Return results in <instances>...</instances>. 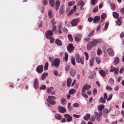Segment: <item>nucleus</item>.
<instances>
[{
  "label": "nucleus",
  "mask_w": 124,
  "mask_h": 124,
  "mask_svg": "<svg viewBox=\"0 0 124 124\" xmlns=\"http://www.w3.org/2000/svg\"><path fill=\"white\" fill-rule=\"evenodd\" d=\"M75 59L77 63H80L81 65H83L84 64V57L81 58L79 54H76Z\"/></svg>",
  "instance_id": "1"
},
{
  "label": "nucleus",
  "mask_w": 124,
  "mask_h": 124,
  "mask_svg": "<svg viewBox=\"0 0 124 124\" xmlns=\"http://www.w3.org/2000/svg\"><path fill=\"white\" fill-rule=\"evenodd\" d=\"M48 99H47V101L50 104L54 105L55 104V101L54 100L56 99V97L53 96H48Z\"/></svg>",
  "instance_id": "2"
},
{
  "label": "nucleus",
  "mask_w": 124,
  "mask_h": 124,
  "mask_svg": "<svg viewBox=\"0 0 124 124\" xmlns=\"http://www.w3.org/2000/svg\"><path fill=\"white\" fill-rule=\"evenodd\" d=\"M60 59L58 58H55L54 60L52 65L53 66H55L56 68H57L59 66L60 63Z\"/></svg>",
  "instance_id": "3"
},
{
  "label": "nucleus",
  "mask_w": 124,
  "mask_h": 124,
  "mask_svg": "<svg viewBox=\"0 0 124 124\" xmlns=\"http://www.w3.org/2000/svg\"><path fill=\"white\" fill-rule=\"evenodd\" d=\"M95 117L96 120L100 122L101 121V112L98 113L97 112H94Z\"/></svg>",
  "instance_id": "4"
},
{
  "label": "nucleus",
  "mask_w": 124,
  "mask_h": 124,
  "mask_svg": "<svg viewBox=\"0 0 124 124\" xmlns=\"http://www.w3.org/2000/svg\"><path fill=\"white\" fill-rule=\"evenodd\" d=\"M79 22V18L75 19H73L71 22L70 24L72 26H77Z\"/></svg>",
  "instance_id": "5"
},
{
  "label": "nucleus",
  "mask_w": 124,
  "mask_h": 124,
  "mask_svg": "<svg viewBox=\"0 0 124 124\" xmlns=\"http://www.w3.org/2000/svg\"><path fill=\"white\" fill-rule=\"evenodd\" d=\"M53 35V33L51 30H48L46 33V37L48 39H51L52 38V36Z\"/></svg>",
  "instance_id": "6"
},
{
  "label": "nucleus",
  "mask_w": 124,
  "mask_h": 124,
  "mask_svg": "<svg viewBox=\"0 0 124 124\" xmlns=\"http://www.w3.org/2000/svg\"><path fill=\"white\" fill-rule=\"evenodd\" d=\"M74 48L75 47L73 46L72 44H69L67 47L68 51L70 53L72 52L74 50Z\"/></svg>",
  "instance_id": "7"
},
{
  "label": "nucleus",
  "mask_w": 124,
  "mask_h": 124,
  "mask_svg": "<svg viewBox=\"0 0 124 124\" xmlns=\"http://www.w3.org/2000/svg\"><path fill=\"white\" fill-rule=\"evenodd\" d=\"M93 46V42L90 41L87 44L86 46L87 49L89 50L92 49Z\"/></svg>",
  "instance_id": "8"
},
{
  "label": "nucleus",
  "mask_w": 124,
  "mask_h": 124,
  "mask_svg": "<svg viewBox=\"0 0 124 124\" xmlns=\"http://www.w3.org/2000/svg\"><path fill=\"white\" fill-rule=\"evenodd\" d=\"M64 117L66 119V121L67 122H69L72 120V118L71 116L69 114H66L64 115Z\"/></svg>",
  "instance_id": "9"
},
{
  "label": "nucleus",
  "mask_w": 124,
  "mask_h": 124,
  "mask_svg": "<svg viewBox=\"0 0 124 124\" xmlns=\"http://www.w3.org/2000/svg\"><path fill=\"white\" fill-rule=\"evenodd\" d=\"M90 88V86L88 84H86L84 85L82 87L81 91L82 93H84L86 90H89Z\"/></svg>",
  "instance_id": "10"
},
{
  "label": "nucleus",
  "mask_w": 124,
  "mask_h": 124,
  "mask_svg": "<svg viewBox=\"0 0 124 124\" xmlns=\"http://www.w3.org/2000/svg\"><path fill=\"white\" fill-rule=\"evenodd\" d=\"M54 88L53 87H51L50 89L49 87H47L46 91L47 92L49 93H51L52 95H54L55 94V91H52Z\"/></svg>",
  "instance_id": "11"
},
{
  "label": "nucleus",
  "mask_w": 124,
  "mask_h": 124,
  "mask_svg": "<svg viewBox=\"0 0 124 124\" xmlns=\"http://www.w3.org/2000/svg\"><path fill=\"white\" fill-rule=\"evenodd\" d=\"M43 66L42 65H39L36 68V71L39 73H41L43 71Z\"/></svg>",
  "instance_id": "12"
},
{
  "label": "nucleus",
  "mask_w": 124,
  "mask_h": 124,
  "mask_svg": "<svg viewBox=\"0 0 124 124\" xmlns=\"http://www.w3.org/2000/svg\"><path fill=\"white\" fill-rule=\"evenodd\" d=\"M64 12V7L63 5H62L60 7L59 10V13L60 15H62Z\"/></svg>",
  "instance_id": "13"
},
{
  "label": "nucleus",
  "mask_w": 124,
  "mask_h": 124,
  "mask_svg": "<svg viewBox=\"0 0 124 124\" xmlns=\"http://www.w3.org/2000/svg\"><path fill=\"white\" fill-rule=\"evenodd\" d=\"M110 110H108L107 108H105L104 109L102 112V115L104 117H107L108 112H109Z\"/></svg>",
  "instance_id": "14"
},
{
  "label": "nucleus",
  "mask_w": 124,
  "mask_h": 124,
  "mask_svg": "<svg viewBox=\"0 0 124 124\" xmlns=\"http://www.w3.org/2000/svg\"><path fill=\"white\" fill-rule=\"evenodd\" d=\"M107 52L109 55L110 56H113L114 54V53L113 50L111 48H109L107 49Z\"/></svg>",
  "instance_id": "15"
},
{
  "label": "nucleus",
  "mask_w": 124,
  "mask_h": 124,
  "mask_svg": "<svg viewBox=\"0 0 124 124\" xmlns=\"http://www.w3.org/2000/svg\"><path fill=\"white\" fill-rule=\"evenodd\" d=\"M100 19V17L96 16L93 18V22L95 23H97L99 22Z\"/></svg>",
  "instance_id": "16"
},
{
  "label": "nucleus",
  "mask_w": 124,
  "mask_h": 124,
  "mask_svg": "<svg viewBox=\"0 0 124 124\" xmlns=\"http://www.w3.org/2000/svg\"><path fill=\"white\" fill-rule=\"evenodd\" d=\"M92 42H93V46H96L98 43H99L101 42V40L99 39H94L93 40Z\"/></svg>",
  "instance_id": "17"
},
{
  "label": "nucleus",
  "mask_w": 124,
  "mask_h": 124,
  "mask_svg": "<svg viewBox=\"0 0 124 124\" xmlns=\"http://www.w3.org/2000/svg\"><path fill=\"white\" fill-rule=\"evenodd\" d=\"M34 86L36 88H37L39 87V82L38 79L37 78L35 79L34 82Z\"/></svg>",
  "instance_id": "18"
},
{
  "label": "nucleus",
  "mask_w": 124,
  "mask_h": 124,
  "mask_svg": "<svg viewBox=\"0 0 124 124\" xmlns=\"http://www.w3.org/2000/svg\"><path fill=\"white\" fill-rule=\"evenodd\" d=\"M48 73L47 72L44 73L42 74L41 75V77L39 79V80L41 81V80H44L46 77L47 76Z\"/></svg>",
  "instance_id": "19"
},
{
  "label": "nucleus",
  "mask_w": 124,
  "mask_h": 124,
  "mask_svg": "<svg viewBox=\"0 0 124 124\" xmlns=\"http://www.w3.org/2000/svg\"><path fill=\"white\" fill-rule=\"evenodd\" d=\"M77 6L80 5L81 6V9H82V8L85 5L84 2L83 1V0H80L78 2Z\"/></svg>",
  "instance_id": "20"
},
{
  "label": "nucleus",
  "mask_w": 124,
  "mask_h": 124,
  "mask_svg": "<svg viewBox=\"0 0 124 124\" xmlns=\"http://www.w3.org/2000/svg\"><path fill=\"white\" fill-rule=\"evenodd\" d=\"M58 108L59 111L61 113H63L66 111V109L60 106H58Z\"/></svg>",
  "instance_id": "21"
},
{
  "label": "nucleus",
  "mask_w": 124,
  "mask_h": 124,
  "mask_svg": "<svg viewBox=\"0 0 124 124\" xmlns=\"http://www.w3.org/2000/svg\"><path fill=\"white\" fill-rule=\"evenodd\" d=\"M60 2L59 0H57L56 1L55 3V7L56 10H57L60 6Z\"/></svg>",
  "instance_id": "22"
},
{
  "label": "nucleus",
  "mask_w": 124,
  "mask_h": 124,
  "mask_svg": "<svg viewBox=\"0 0 124 124\" xmlns=\"http://www.w3.org/2000/svg\"><path fill=\"white\" fill-rule=\"evenodd\" d=\"M119 59L118 57H116L114 61V64L115 65H117L119 63Z\"/></svg>",
  "instance_id": "23"
},
{
  "label": "nucleus",
  "mask_w": 124,
  "mask_h": 124,
  "mask_svg": "<svg viewBox=\"0 0 124 124\" xmlns=\"http://www.w3.org/2000/svg\"><path fill=\"white\" fill-rule=\"evenodd\" d=\"M56 44L59 46H61L62 45V43L61 41L58 39H57L55 41Z\"/></svg>",
  "instance_id": "24"
},
{
  "label": "nucleus",
  "mask_w": 124,
  "mask_h": 124,
  "mask_svg": "<svg viewBox=\"0 0 124 124\" xmlns=\"http://www.w3.org/2000/svg\"><path fill=\"white\" fill-rule=\"evenodd\" d=\"M76 72V70H75L72 68L70 70V73L71 76L74 77L75 74Z\"/></svg>",
  "instance_id": "25"
},
{
  "label": "nucleus",
  "mask_w": 124,
  "mask_h": 124,
  "mask_svg": "<svg viewBox=\"0 0 124 124\" xmlns=\"http://www.w3.org/2000/svg\"><path fill=\"white\" fill-rule=\"evenodd\" d=\"M76 7L75 5H74L73 7V8L69 12V13L68 14V15L69 16L73 12H75L76 11Z\"/></svg>",
  "instance_id": "26"
},
{
  "label": "nucleus",
  "mask_w": 124,
  "mask_h": 124,
  "mask_svg": "<svg viewBox=\"0 0 124 124\" xmlns=\"http://www.w3.org/2000/svg\"><path fill=\"white\" fill-rule=\"evenodd\" d=\"M90 116V114L87 113L85 116L83 118L85 120L87 121L89 119Z\"/></svg>",
  "instance_id": "27"
},
{
  "label": "nucleus",
  "mask_w": 124,
  "mask_h": 124,
  "mask_svg": "<svg viewBox=\"0 0 124 124\" xmlns=\"http://www.w3.org/2000/svg\"><path fill=\"white\" fill-rule=\"evenodd\" d=\"M114 81L112 78H110L108 81V83L111 86L113 85L114 84Z\"/></svg>",
  "instance_id": "28"
},
{
  "label": "nucleus",
  "mask_w": 124,
  "mask_h": 124,
  "mask_svg": "<svg viewBox=\"0 0 124 124\" xmlns=\"http://www.w3.org/2000/svg\"><path fill=\"white\" fill-rule=\"evenodd\" d=\"M55 118L58 120H60L62 118V116L59 114H56L55 115Z\"/></svg>",
  "instance_id": "29"
},
{
  "label": "nucleus",
  "mask_w": 124,
  "mask_h": 124,
  "mask_svg": "<svg viewBox=\"0 0 124 124\" xmlns=\"http://www.w3.org/2000/svg\"><path fill=\"white\" fill-rule=\"evenodd\" d=\"M99 73L101 76L104 77L105 76V72L103 70H101L99 71Z\"/></svg>",
  "instance_id": "30"
},
{
  "label": "nucleus",
  "mask_w": 124,
  "mask_h": 124,
  "mask_svg": "<svg viewBox=\"0 0 124 124\" xmlns=\"http://www.w3.org/2000/svg\"><path fill=\"white\" fill-rule=\"evenodd\" d=\"M72 80L70 78H68L67 80V85L69 87L71 82Z\"/></svg>",
  "instance_id": "31"
},
{
  "label": "nucleus",
  "mask_w": 124,
  "mask_h": 124,
  "mask_svg": "<svg viewBox=\"0 0 124 124\" xmlns=\"http://www.w3.org/2000/svg\"><path fill=\"white\" fill-rule=\"evenodd\" d=\"M76 92V90L74 89H70L69 91V93L70 94H73Z\"/></svg>",
  "instance_id": "32"
},
{
  "label": "nucleus",
  "mask_w": 124,
  "mask_h": 124,
  "mask_svg": "<svg viewBox=\"0 0 124 124\" xmlns=\"http://www.w3.org/2000/svg\"><path fill=\"white\" fill-rule=\"evenodd\" d=\"M104 99H103V97L101 96L99 100V102H101L102 103H105L106 101Z\"/></svg>",
  "instance_id": "33"
},
{
  "label": "nucleus",
  "mask_w": 124,
  "mask_h": 124,
  "mask_svg": "<svg viewBox=\"0 0 124 124\" xmlns=\"http://www.w3.org/2000/svg\"><path fill=\"white\" fill-rule=\"evenodd\" d=\"M104 105H100L98 106V109L100 111H101L104 108Z\"/></svg>",
  "instance_id": "34"
},
{
  "label": "nucleus",
  "mask_w": 124,
  "mask_h": 124,
  "mask_svg": "<svg viewBox=\"0 0 124 124\" xmlns=\"http://www.w3.org/2000/svg\"><path fill=\"white\" fill-rule=\"evenodd\" d=\"M113 17L115 18H117L119 17V14L116 12H113Z\"/></svg>",
  "instance_id": "35"
},
{
  "label": "nucleus",
  "mask_w": 124,
  "mask_h": 124,
  "mask_svg": "<svg viewBox=\"0 0 124 124\" xmlns=\"http://www.w3.org/2000/svg\"><path fill=\"white\" fill-rule=\"evenodd\" d=\"M49 3L51 7H54V0H49Z\"/></svg>",
  "instance_id": "36"
},
{
  "label": "nucleus",
  "mask_w": 124,
  "mask_h": 124,
  "mask_svg": "<svg viewBox=\"0 0 124 124\" xmlns=\"http://www.w3.org/2000/svg\"><path fill=\"white\" fill-rule=\"evenodd\" d=\"M71 62L73 65L74 66L75 65V58L74 57H72L71 59Z\"/></svg>",
  "instance_id": "37"
},
{
  "label": "nucleus",
  "mask_w": 124,
  "mask_h": 124,
  "mask_svg": "<svg viewBox=\"0 0 124 124\" xmlns=\"http://www.w3.org/2000/svg\"><path fill=\"white\" fill-rule=\"evenodd\" d=\"M68 54L67 53H66L65 54L64 58H63V60H64L65 62H67L68 60Z\"/></svg>",
  "instance_id": "38"
},
{
  "label": "nucleus",
  "mask_w": 124,
  "mask_h": 124,
  "mask_svg": "<svg viewBox=\"0 0 124 124\" xmlns=\"http://www.w3.org/2000/svg\"><path fill=\"white\" fill-rule=\"evenodd\" d=\"M62 25L61 23H60L59 24V27L58 28V31L59 33H62L61 29V28L62 27Z\"/></svg>",
  "instance_id": "39"
},
{
  "label": "nucleus",
  "mask_w": 124,
  "mask_h": 124,
  "mask_svg": "<svg viewBox=\"0 0 124 124\" xmlns=\"http://www.w3.org/2000/svg\"><path fill=\"white\" fill-rule=\"evenodd\" d=\"M68 39H69V40L71 41L72 42L73 41V39L72 38V37L71 34H69L68 35Z\"/></svg>",
  "instance_id": "40"
},
{
  "label": "nucleus",
  "mask_w": 124,
  "mask_h": 124,
  "mask_svg": "<svg viewBox=\"0 0 124 124\" xmlns=\"http://www.w3.org/2000/svg\"><path fill=\"white\" fill-rule=\"evenodd\" d=\"M74 1H72L68 3V5L69 6H71L73 5H74Z\"/></svg>",
  "instance_id": "41"
},
{
  "label": "nucleus",
  "mask_w": 124,
  "mask_h": 124,
  "mask_svg": "<svg viewBox=\"0 0 124 124\" xmlns=\"http://www.w3.org/2000/svg\"><path fill=\"white\" fill-rule=\"evenodd\" d=\"M66 102V100L64 99H62L61 101V103L63 105L65 104Z\"/></svg>",
  "instance_id": "42"
},
{
  "label": "nucleus",
  "mask_w": 124,
  "mask_h": 124,
  "mask_svg": "<svg viewBox=\"0 0 124 124\" xmlns=\"http://www.w3.org/2000/svg\"><path fill=\"white\" fill-rule=\"evenodd\" d=\"M95 59L97 64H99L101 62V60L99 57H96Z\"/></svg>",
  "instance_id": "43"
},
{
  "label": "nucleus",
  "mask_w": 124,
  "mask_h": 124,
  "mask_svg": "<svg viewBox=\"0 0 124 124\" xmlns=\"http://www.w3.org/2000/svg\"><path fill=\"white\" fill-rule=\"evenodd\" d=\"M109 25V23L108 22H107L105 23V27L103 29L104 30H107Z\"/></svg>",
  "instance_id": "44"
},
{
  "label": "nucleus",
  "mask_w": 124,
  "mask_h": 124,
  "mask_svg": "<svg viewBox=\"0 0 124 124\" xmlns=\"http://www.w3.org/2000/svg\"><path fill=\"white\" fill-rule=\"evenodd\" d=\"M75 39L76 41L78 42L80 40L81 38L80 37H75Z\"/></svg>",
  "instance_id": "45"
},
{
  "label": "nucleus",
  "mask_w": 124,
  "mask_h": 124,
  "mask_svg": "<svg viewBox=\"0 0 124 124\" xmlns=\"http://www.w3.org/2000/svg\"><path fill=\"white\" fill-rule=\"evenodd\" d=\"M48 63L47 62H46V63L44 67V70H46L48 69Z\"/></svg>",
  "instance_id": "46"
},
{
  "label": "nucleus",
  "mask_w": 124,
  "mask_h": 124,
  "mask_svg": "<svg viewBox=\"0 0 124 124\" xmlns=\"http://www.w3.org/2000/svg\"><path fill=\"white\" fill-rule=\"evenodd\" d=\"M84 54L85 56V60H88L89 57V55L88 53L86 52H85L84 53Z\"/></svg>",
  "instance_id": "47"
},
{
  "label": "nucleus",
  "mask_w": 124,
  "mask_h": 124,
  "mask_svg": "<svg viewBox=\"0 0 124 124\" xmlns=\"http://www.w3.org/2000/svg\"><path fill=\"white\" fill-rule=\"evenodd\" d=\"M71 103H69L68 104V110L70 111H71L72 108L71 107Z\"/></svg>",
  "instance_id": "48"
},
{
  "label": "nucleus",
  "mask_w": 124,
  "mask_h": 124,
  "mask_svg": "<svg viewBox=\"0 0 124 124\" xmlns=\"http://www.w3.org/2000/svg\"><path fill=\"white\" fill-rule=\"evenodd\" d=\"M94 30H93L88 34V36L89 37H90L93 36L94 35Z\"/></svg>",
  "instance_id": "49"
},
{
  "label": "nucleus",
  "mask_w": 124,
  "mask_h": 124,
  "mask_svg": "<svg viewBox=\"0 0 124 124\" xmlns=\"http://www.w3.org/2000/svg\"><path fill=\"white\" fill-rule=\"evenodd\" d=\"M97 0H92L91 3L92 5H94L97 2Z\"/></svg>",
  "instance_id": "50"
},
{
  "label": "nucleus",
  "mask_w": 124,
  "mask_h": 124,
  "mask_svg": "<svg viewBox=\"0 0 124 124\" xmlns=\"http://www.w3.org/2000/svg\"><path fill=\"white\" fill-rule=\"evenodd\" d=\"M106 16V15L105 13H103L101 15V19H104L105 18Z\"/></svg>",
  "instance_id": "51"
},
{
  "label": "nucleus",
  "mask_w": 124,
  "mask_h": 124,
  "mask_svg": "<svg viewBox=\"0 0 124 124\" xmlns=\"http://www.w3.org/2000/svg\"><path fill=\"white\" fill-rule=\"evenodd\" d=\"M94 60L91 59L90 60V65L91 66H92L93 64Z\"/></svg>",
  "instance_id": "52"
},
{
  "label": "nucleus",
  "mask_w": 124,
  "mask_h": 124,
  "mask_svg": "<svg viewBox=\"0 0 124 124\" xmlns=\"http://www.w3.org/2000/svg\"><path fill=\"white\" fill-rule=\"evenodd\" d=\"M106 89L109 91H111L112 90V88L109 86H107L106 87Z\"/></svg>",
  "instance_id": "53"
},
{
  "label": "nucleus",
  "mask_w": 124,
  "mask_h": 124,
  "mask_svg": "<svg viewBox=\"0 0 124 124\" xmlns=\"http://www.w3.org/2000/svg\"><path fill=\"white\" fill-rule=\"evenodd\" d=\"M52 11L51 10H49L48 11V16L50 17H52Z\"/></svg>",
  "instance_id": "54"
},
{
  "label": "nucleus",
  "mask_w": 124,
  "mask_h": 124,
  "mask_svg": "<svg viewBox=\"0 0 124 124\" xmlns=\"http://www.w3.org/2000/svg\"><path fill=\"white\" fill-rule=\"evenodd\" d=\"M46 87V86L45 85H43L40 87V89H42L44 90L45 89Z\"/></svg>",
  "instance_id": "55"
},
{
  "label": "nucleus",
  "mask_w": 124,
  "mask_h": 124,
  "mask_svg": "<svg viewBox=\"0 0 124 124\" xmlns=\"http://www.w3.org/2000/svg\"><path fill=\"white\" fill-rule=\"evenodd\" d=\"M110 5L111 7V8L112 10H114L115 9V6L114 4L112 3H111L110 4Z\"/></svg>",
  "instance_id": "56"
},
{
  "label": "nucleus",
  "mask_w": 124,
  "mask_h": 124,
  "mask_svg": "<svg viewBox=\"0 0 124 124\" xmlns=\"http://www.w3.org/2000/svg\"><path fill=\"white\" fill-rule=\"evenodd\" d=\"M97 53L98 55H99L100 54H102V51L101 50H100L99 48H98V49Z\"/></svg>",
  "instance_id": "57"
},
{
  "label": "nucleus",
  "mask_w": 124,
  "mask_h": 124,
  "mask_svg": "<svg viewBox=\"0 0 124 124\" xmlns=\"http://www.w3.org/2000/svg\"><path fill=\"white\" fill-rule=\"evenodd\" d=\"M117 24L119 25H121L122 23V22L120 20L118 19L117 21H116Z\"/></svg>",
  "instance_id": "58"
},
{
  "label": "nucleus",
  "mask_w": 124,
  "mask_h": 124,
  "mask_svg": "<svg viewBox=\"0 0 124 124\" xmlns=\"http://www.w3.org/2000/svg\"><path fill=\"white\" fill-rule=\"evenodd\" d=\"M111 69L110 70V71H111H111H113L115 70L116 69V68L115 67H113L112 66H111Z\"/></svg>",
  "instance_id": "59"
},
{
  "label": "nucleus",
  "mask_w": 124,
  "mask_h": 124,
  "mask_svg": "<svg viewBox=\"0 0 124 124\" xmlns=\"http://www.w3.org/2000/svg\"><path fill=\"white\" fill-rule=\"evenodd\" d=\"M98 7L97 6L95 7L93 9V11L94 12H95L98 11Z\"/></svg>",
  "instance_id": "60"
},
{
  "label": "nucleus",
  "mask_w": 124,
  "mask_h": 124,
  "mask_svg": "<svg viewBox=\"0 0 124 124\" xmlns=\"http://www.w3.org/2000/svg\"><path fill=\"white\" fill-rule=\"evenodd\" d=\"M73 106L74 107L77 108L79 107V105L78 103H75L73 104Z\"/></svg>",
  "instance_id": "61"
},
{
  "label": "nucleus",
  "mask_w": 124,
  "mask_h": 124,
  "mask_svg": "<svg viewBox=\"0 0 124 124\" xmlns=\"http://www.w3.org/2000/svg\"><path fill=\"white\" fill-rule=\"evenodd\" d=\"M81 95L83 96H84L85 98H87L88 97L87 95L85 93H82L81 94Z\"/></svg>",
  "instance_id": "62"
},
{
  "label": "nucleus",
  "mask_w": 124,
  "mask_h": 124,
  "mask_svg": "<svg viewBox=\"0 0 124 124\" xmlns=\"http://www.w3.org/2000/svg\"><path fill=\"white\" fill-rule=\"evenodd\" d=\"M43 4L44 5H46L47 4L48 2L47 0H42Z\"/></svg>",
  "instance_id": "63"
},
{
  "label": "nucleus",
  "mask_w": 124,
  "mask_h": 124,
  "mask_svg": "<svg viewBox=\"0 0 124 124\" xmlns=\"http://www.w3.org/2000/svg\"><path fill=\"white\" fill-rule=\"evenodd\" d=\"M120 96L122 99L124 98V92H121L120 95Z\"/></svg>",
  "instance_id": "64"
}]
</instances>
